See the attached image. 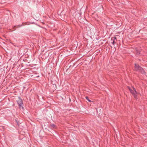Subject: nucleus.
Returning <instances> with one entry per match:
<instances>
[{
    "instance_id": "obj_6",
    "label": "nucleus",
    "mask_w": 147,
    "mask_h": 147,
    "mask_svg": "<svg viewBox=\"0 0 147 147\" xmlns=\"http://www.w3.org/2000/svg\"><path fill=\"white\" fill-rule=\"evenodd\" d=\"M112 43L113 44V45H114L115 44V41L114 40H113V42Z\"/></svg>"
},
{
    "instance_id": "obj_3",
    "label": "nucleus",
    "mask_w": 147,
    "mask_h": 147,
    "mask_svg": "<svg viewBox=\"0 0 147 147\" xmlns=\"http://www.w3.org/2000/svg\"><path fill=\"white\" fill-rule=\"evenodd\" d=\"M134 90H130V91L131 93L134 95V97L135 98H137V95L139 94L138 93H137L136 91L134 89V88H133Z\"/></svg>"
},
{
    "instance_id": "obj_2",
    "label": "nucleus",
    "mask_w": 147,
    "mask_h": 147,
    "mask_svg": "<svg viewBox=\"0 0 147 147\" xmlns=\"http://www.w3.org/2000/svg\"><path fill=\"white\" fill-rule=\"evenodd\" d=\"M135 68L136 70L141 71L142 73L143 71V73H144V71L143 70L142 68L141 67H140L138 64L135 63Z\"/></svg>"
},
{
    "instance_id": "obj_5",
    "label": "nucleus",
    "mask_w": 147,
    "mask_h": 147,
    "mask_svg": "<svg viewBox=\"0 0 147 147\" xmlns=\"http://www.w3.org/2000/svg\"><path fill=\"white\" fill-rule=\"evenodd\" d=\"M51 126L53 127H54L55 126V125L53 124L51 125Z\"/></svg>"
},
{
    "instance_id": "obj_4",
    "label": "nucleus",
    "mask_w": 147,
    "mask_h": 147,
    "mask_svg": "<svg viewBox=\"0 0 147 147\" xmlns=\"http://www.w3.org/2000/svg\"><path fill=\"white\" fill-rule=\"evenodd\" d=\"M86 99L89 102H91V100H90L88 98V97H86Z\"/></svg>"
},
{
    "instance_id": "obj_1",
    "label": "nucleus",
    "mask_w": 147,
    "mask_h": 147,
    "mask_svg": "<svg viewBox=\"0 0 147 147\" xmlns=\"http://www.w3.org/2000/svg\"><path fill=\"white\" fill-rule=\"evenodd\" d=\"M17 102L20 108L23 109L24 108V107L22 106L23 101L20 97H18V99L17 100Z\"/></svg>"
}]
</instances>
